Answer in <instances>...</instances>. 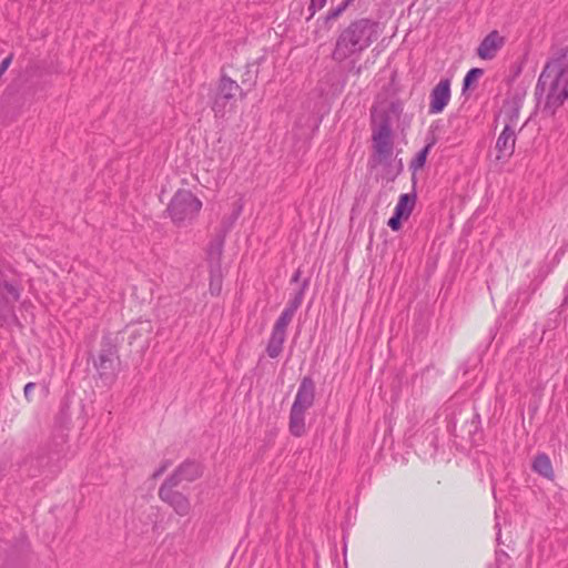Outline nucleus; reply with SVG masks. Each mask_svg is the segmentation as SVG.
Instances as JSON below:
<instances>
[{
    "mask_svg": "<svg viewBox=\"0 0 568 568\" xmlns=\"http://www.w3.org/2000/svg\"><path fill=\"white\" fill-rule=\"evenodd\" d=\"M239 94V84L229 78H222L212 105L215 115L223 116L226 112L231 111Z\"/></svg>",
    "mask_w": 568,
    "mask_h": 568,
    "instance_id": "5",
    "label": "nucleus"
},
{
    "mask_svg": "<svg viewBox=\"0 0 568 568\" xmlns=\"http://www.w3.org/2000/svg\"><path fill=\"white\" fill-rule=\"evenodd\" d=\"M315 384L311 377H304L298 386L292 407L301 410H307L314 404Z\"/></svg>",
    "mask_w": 568,
    "mask_h": 568,
    "instance_id": "13",
    "label": "nucleus"
},
{
    "mask_svg": "<svg viewBox=\"0 0 568 568\" xmlns=\"http://www.w3.org/2000/svg\"><path fill=\"white\" fill-rule=\"evenodd\" d=\"M223 251V241L222 239L217 237L213 242H211L209 248H207V255L211 261V263L217 264L220 261V257L222 255Z\"/></svg>",
    "mask_w": 568,
    "mask_h": 568,
    "instance_id": "17",
    "label": "nucleus"
},
{
    "mask_svg": "<svg viewBox=\"0 0 568 568\" xmlns=\"http://www.w3.org/2000/svg\"><path fill=\"white\" fill-rule=\"evenodd\" d=\"M22 291L21 280L14 273L8 274L0 270V313L13 310L17 303L26 307Z\"/></svg>",
    "mask_w": 568,
    "mask_h": 568,
    "instance_id": "4",
    "label": "nucleus"
},
{
    "mask_svg": "<svg viewBox=\"0 0 568 568\" xmlns=\"http://www.w3.org/2000/svg\"><path fill=\"white\" fill-rule=\"evenodd\" d=\"M429 99V113H442L450 101V81L448 79L440 80L433 89Z\"/></svg>",
    "mask_w": 568,
    "mask_h": 568,
    "instance_id": "11",
    "label": "nucleus"
},
{
    "mask_svg": "<svg viewBox=\"0 0 568 568\" xmlns=\"http://www.w3.org/2000/svg\"><path fill=\"white\" fill-rule=\"evenodd\" d=\"M416 204V195L414 193L400 194L394 207L393 215L387 221V225L392 231L397 232L402 229L403 222L407 221L413 213Z\"/></svg>",
    "mask_w": 568,
    "mask_h": 568,
    "instance_id": "8",
    "label": "nucleus"
},
{
    "mask_svg": "<svg viewBox=\"0 0 568 568\" xmlns=\"http://www.w3.org/2000/svg\"><path fill=\"white\" fill-rule=\"evenodd\" d=\"M203 474V466L194 459H186L180 464L175 470L164 480L169 484L179 486L183 481L192 483Z\"/></svg>",
    "mask_w": 568,
    "mask_h": 568,
    "instance_id": "10",
    "label": "nucleus"
},
{
    "mask_svg": "<svg viewBox=\"0 0 568 568\" xmlns=\"http://www.w3.org/2000/svg\"><path fill=\"white\" fill-rule=\"evenodd\" d=\"M286 326L287 322H276L271 338L268 341L266 352L270 357H277L283 348V343L285 341L286 335Z\"/></svg>",
    "mask_w": 568,
    "mask_h": 568,
    "instance_id": "14",
    "label": "nucleus"
},
{
    "mask_svg": "<svg viewBox=\"0 0 568 568\" xmlns=\"http://www.w3.org/2000/svg\"><path fill=\"white\" fill-rule=\"evenodd\" d=\"M375 39V27L371 22L366 20L356 21L339 36L333 58L342 62L368 48Z\"/></svg>",
    "mask_w": 568,
    "mask_h": 568,
    "instance_id": "1",
    "label": "nucleus"
},
{
    "mask_svg": "<svg viewBox=\"0 0 568 568\" xmlns=\"http://www.w3.org/2000/svg\"><path fill=\"white\" fill-rule=\"evenodd\" d=\"M202 202L189 190H179L172 197L168 212L172 221L178 224L191 222L196 217Z\"/></svg>",
    "mask_w": 568,
    "mask_h": 568,
    "instance_id": "3",
    "label": "nucleus"
},
{
    "mask_svg": "<svg viewBox=\"0 0 568 568\" xmlns=\"http://www.w3.org/2000/svg\"><path fill=\"white\" fill-rule=\"evenodd\" d=\"M222 290V274L220 268L212 270L210 280V291L213 295H216Z\"/></svg>",
    "mask_w": 568,
    "mask_h": 568,
    "instance_id": "18",
    "label": "nucleus"
},
{
    "mask_svg": "<svg viewBox=\"0 0 568 568\" xmlns=\"http://www.w3.org/2000/svg\"><path fill=\"white\" fill-rule=\"evenodd\" d=\"M518 119V109L514 108V114L510 116L509 123H507L499 134L496 141V159L500 162H506L513 155L515 151V129L511 128V123Z\"/></svg>",
    "mask_w": 568,
    "mask_h": 568,
    "instance_id": "7",
    "label": "nucleus"
},
{
    "mask_svg": "<svg viewBox=\"0 0 568 568\" xmlns=\"http://www.w3.org/2000/svg\"><path fill=\"white\" fill-rule=\"evenodd\" d=\"M532 470L546 479H554V468L550 458L545 453L538 454L532 460Z\"/></svg>",
    "mask_w": 568,
    "mask_h": 568,
    "instance_id": "15",
    "label": "nucleus"
},
{
    "mask_svg": "<svg viewBox=\"0 0 568 568\" xmlns=\"http://www.w3.org/2000/svg\"><path fill=\"white\" fill-rule=\"evenodd\" d=\"M171 465H172L171 460H169V459L162 460L160 466L152 474V478L156 479L160 476H162Z\"/></svg>",
    "mask_w": 568,
    "mask_h": 568,
    "instance_id": "22",
    "label": "nucleus"
},
{
    "mask_svg": "<svg viewBox=\"0 0 568 568\" xmlns=\"http://www.w3.org/2000/svg\"><path fill=\"white\" fill-rule=\"evenodd\" d=\"M505 44V37L498 31L489 32L477 48V54L481 60H491Z\"/></svg>",
    "mask_w": 568,
    "mask_h": 568,
    "instance_id": "12",
    "label": "nucleus"
},
{
    "mask_svg": "<svg viewBox=\"0 0 568 568\" xmlns=\"http://www.w3.org/2000/svg\"><path fill=\"white\" fill-rule=\"evenodd\" d=\"M373 149L378 162L386 161L393 154L392 132L387 123H382L373 130Z\"/></svg>",
    "mask_w": 568,
    "mask_h": 568,
    "instance_id": "9",
    "label": "nucleus"
},
{
    "mask_svg": "<svg viewBox=\"0 0 568 568\" xmlns=\"http://www.w3.org/2000/svg\"><path fill=\"white\" fill-rule=\"evenodd\" d=\"M290 433L295 437H301L305 433V410L291 407L290 412Z\"/></svg>",
    "mask_w": 568,
    "mask_h": 568,
    "instance_id": "16",
    "label": "nucleus"
},
{
    "mask_svg": "<svg viewBox=\"0 0 568 568\" xmlns=\"http://www.w3.org/2000/svg\"><path fill=\"white\" fill-rule=\"evenodd\" d=\"M36 388V383L33 382H30L28 384H26L24 388H23V394H24V397L28 402H31V393L32 390Z\"/></svg>",
    "mask_w": 568,
    "mask_h": 568,
    "instance_id": "23",
    "label": "nucleus"
},
{
    "mask_svg": "<svg viewBox=\"0 0 568 568\" xmlns=\"http://www.w3.org/2000/svg\"><path fill=\"white\" fill-rule=\"evenodd\" d=\"M481 74H483L481 69L475 68V69L469 70L464 78L465 89L469 88L474 82H476Z\"/></svg>",
    "mask_w": 568,
    "mask_h": 568,
    "instance_id": "20",
    "label": "nucleus"
},
{
    "mask_svg": "<svg viewBox=\"0 0 568 568\" xmlns=\"http://www.w3.org/2000/svg\"><path fill=\"white\" fill-rule=\"evenodd\" d=\"M301 304H302V297L301 296H295V298L291 303V306L286 311H284L282 320H287V318L293 317L294 316V311L297 307H300Z\"/></svg>",
    "mask_w": 568,
    "mask_h": 568,
    "instance_id": "21",
    "label": "nucleus"
},
{
    "mask_svg": "<svg viewBox=\"0 0 568 568\" xmlns=\"http://www.w3.org/2000/svg\"><path fill=\"white\" fill-rule=\"evenodd\" d=\"M430 146V144L426 145L420 152L417 153L415 159L412 161L410 168L414 171H418L425 165Z\"/></svg>",
    "mask_w": 568,
    "mask_h": 568,
    "instance_id": "19",
    "label": "nucleus"
},
{
    "mask_svg": "<svg viewBox=\"0 0 568 568\" xmlns=\"http://www.w3.org/2000/svg\"><path fill=\"white\" fill-rule=\"evenodd\" d=\"M175 487V485L163 481L159 488V498L168 504L176 515L185 517L191 511V503L187 496L174 490Z\"/></svg>",
    "mask_w": 568,
    "mask_h": 568,
    "instance_id": "6",
    "label": "nucleus"
},
{
    "mask_svg": "<svg viewBox=\"0 0 568 568\" xmlns=\"http://www.w3.org/2000/svg\"><path fill=\"white\" fill-rule=\"evenodd\" d=\"M93 366L105 386H111L118 378L121 361L118 346L109 335L103 336L101 348L93 359Z\"/></svg>",
    "mask_w": 568,
    "mask_h": 568,
    "instance_id": "2",
    "label": "nucleus"
}]
</instances>
